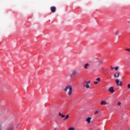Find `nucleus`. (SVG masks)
I'll return each mask as SVG.
<instances>
[{"label":"nucleus","instance_id":"nucleus-1","mask_svg":"<svg viewBox=\"0 0 130 130\" xmlns=\"http://www.w3.org/2000/svg\"><path fill=\"white\" fill-rule=\"evenodd\" d=\"M69 90V91L67 93V95L68 96H71L72 95V94H73V86L71 85H67L64 88V91L65 92H67Z\"/></svg>","mask_w":130,"mask_h":130},{"label":"nucleus","instance_id":"nucleus-2","mask_svg":"<svg viewBox=\"0 0 130 130\" xmlns=\"http://www.w3.org/2000/svg\"><path fill=\"white\" fill-rule=\"evenodd\" d=\"M78 75H79V72H77L76 70H75L74 71H73V72H72V73L70 75V77L71 78H73V77H74V76H78Z\"/></svg>","mask_w":130,"mask_h":130},{"label":"nucleus","instance_id":"nucleus-3","mask_svg":"<svg viewBox=\"0 0 130 130\" xmlns=\"http://www.w3.org/2000/svg\"><path fill=\"white\" fill-rule=\"evenodd\" d=\"M116 83L117 86H119V87H121V86H122V82H119V80L118 79L116 80Z\"/></svg>","mask_w":130,"mask_h":130},{"label":"nucleus","instance_id":"nucleus-4","mask_svg":"<svg viewBox=\"0 0 130 130\" xmlns=\"http://www.w3.org/2000/svg\"><path fill=\"white\" fill-rule=\"evenodd\" d=\"M91 81H89L88 82H86V85H84L83 86V87H86V89H89V88H90V85H89V84H90Z\"/></svg>","mask_w":130,"mask_h":130},{"label":"nucleus","instance_id":"nucleus-5","mask_svg":"<svg viewBox=\"0 0 130 130\" xmlns=\"http://www.w3.org/2000/svg\"><path fill=\"white\" fill-rule=\"evenodd\" d=\"M108 91L112 93H114V89L113 88V87H110V88H109Z\"/></svg>","mask_w":130,"mask_h":130},{"label":"nucleus","instance_id":"nucleus-6","mask_svg":"<svg viewBox=\"0 0 130 130\" xmlns=\"http://www.w3.org/2000/svg\"><path fill=\"white\" fill-rule=\"evenodd\" d=\"M50 10L52 13H55V11H56V7L52 6L50 8Z\"/></svg>","mask_w":130,"mask_h":130},{"label":"nucleus","instance_id":"nucleus-7","mask_svg":"<svg viewBox=\"0 0 130 130\" xmlns=\"http://www.w3.org/2000/svg\"><path fill=\"white\" fill-rule=\"evenodd\" d=\"M89 67H90V64L89 63H86L84 66V68L85 70H87L88 69Z\"/></svg>","mask_w":130,"mask_h":130},{"label":"nucleus","instance_id":"nucleus-8","mask_svg":"<svg viewBox=\"0 0 130 130\" xmlns=\"http://www.w3.org/2000/svg\"><path fill=\"white\" fill-rule=\"evenodd\" d=\"M91 119H92L91 117H88L86 118V122H87V123H90V122H91Z\"/></svg>","mask_w":130,"mask_h":130},{"label":"nucleus","instance_id":"nucleus-9","mask_svg":"<svg viewBox=\"0 0 130 130\" xmlns=\"http://www.w3.org/2000/svg\"><path fill=\"white\" fill-rule=\"evenodd\" d=\"M107 102H106L105 101H102L101 102V105H107Z\"/></svg>","mask_w":130,"mask_h":130},{"label":"nucleus","instance_id":"nucleus-10","mask_svg":"<svg viewBox=\"0 0 130 130\" xmlns=\"http://www.w3.org/2000/svg\"><path fill=\"white\" fill-rule=\"evenodd\" d=\"M59 116H61V118H64L66 117V115H62L60 112H59Z\"/></svg>","mask_w":130,"mask_h":130},{"label":"nucleus","instance_id":"nucleus-11","mask_svg":"<svg viewBox=\"0 0 130 130\" xmlns=\"http://www.w3.org/2000/svg\"><path fill=\"white\" fill-rule=\"evenodd\" d=\"M69 117H70V116L69 115V114H67L65 118L64 119V120H67V119H68Z\"/></svg>","mask_w":130,"mask_h":130},{"label":"nucleus","instance_id":"nucleus-12","mask_svg":"<svg viewBox=\"0 0 130 130\" xmlns=\"http://www.w3.org/2000/svg\"><path fill=\"white\" fill-rule=\"evenodd\" d=\"M114 33H115V35L116 36H117V35H118V33H119V31L116 30H115V31Z\"/></svg>","mask_w":130,"mask_h":130},{"label":"nucleus","instance_id":"nucleus-13","mask_svg":"<svg viewBox=\"0 0 130 130\" xmlns=\"http://www.w3.org/2000/svg\"><path fill=\"white\" fill-rule=\"evenodd\" d=\"M7 130H14V127H10L7 129Z\"/></svg>","mask_w":130,"mask_h":130},{"label":"nucleus","instance_id":"nucleus-14","mask_svg":"<svg viewBox=\"0 0 130 130\" xmlns=\"http://www.w3.org/2000/svg\"><path fill=\"white\" fill-rule=\"evenodd\" d=\"M116 74H117V78H119V75H120V73L117 72L116 73Z\"/></svg>","mask_w":130,"mask_h":130},{"label":"nucleus","instance_id":"nucleus-15","mask_svg":"<svg viewBox=\"0 0 130 130\" xmlns=\"http://www.w3.org/2000/svg\"><path fill=\"white\" fill-rule=\"evenodd\" d=\"M68 130H75V128L72 127L68 128Z\"/></svg>","mask_w":130,"mask_h":130},{"label":"nucleus","instance_id":"nucleus-16","mask_svg":"<svg viewBox=\"0 0 130 130\" xmlns=\"http://www.w3.org/2000/svg\"><path fill=\"white\" fill-rule=\"evenodd\" d=\"M95 80H96V81H98V82H100V81H101L100 78H98Z\"/></svg>","mask_w":130,"mask_h":130},{"label":"nucleus","instance_id":"nucleus-17","mask_svg":"<svg viewBox=\"0 0 130 130\" xmlns=\"http://www.w3.org/2000/svg\"><path fill=\"white\" fill-rule=\"evenodd\" d=\"M99 112H100V111H96L94 112V114H98V113H99Z\"/></svg>","mask_w":130,"mask_h":130},{"label":"nucleus","instance_id":"nucleus-18","mask_svg":"<svg viewBox=\"0 0 130 130\" xmlns=\"http://www.w3.org/2000/svg\"><path fill=\"white\" fill-rule=\"evenodd\" d=\"M118 106H120V105H121V103L120 102H119L117 104Z\"/></svg>","mask_w":130,"mask_h":130},{"label":"nucleus","instance_id":"nucleus-19","mask_svg":"<svg viewBox=\"0 0 130 130\" xmlns=\"http://www.w3.org/2000/svg\"><path fill=\"white\" fill-rule=\"evenodd\" d=\"M125 50L126 51H128V52H130V49L129 48L126 49Z\"/></svg>","mask_w":130,"mask_h":130},{"label":"nucleus","instance_id":"nucleus-20","mask_svg":"<svg viewBox=\"0 0 130 130\" xmlns=\"http://www.w3.org/2000/svg\"><path fill=\"white\" fill-rule=\"evenodd\" d=\"M118 67H116L115 68V71H117L118 70Z\"/></svg>","mask_w":130,"mask_h":130},{"label":"nucleus","instance_id":"nucleus-21","mask_svg":"<svg viewBox=\"0 0 130 130\" xmlns=\"http://www.w3.org/2000/svg\"><path fill=\"white\" fill-rule=\"evenodd\" d=\"M94 84H95V85H97V84H98V82L95 81V82H94Z\"/></svg>","mask_w":130,"mask_h":130},{"label":"nucleus","instance_id":"nucleus-22","mask_svg":"<svg viewBox=\"0 0 130 130\" xmlns=\"http://www.w3.org/2000/svg\"><path fill=\"white\" fill-rule=\"evenodd\" d=\"M111 70H114L115 68L114 67H113L112 66H111Z\"/></svg>","mask_w":130,"mask_h":130},{"label":"nucleus","instance_id":"nucleus-23","mask_svg":"<svg viewBox=\"0 0 130 130\" xmlns=\"http://www.w3.org/2000/svg\"><path fill=\"white\" fill-rule=\"evenodd\" d=\"M114 78H117V76H116V74H114Z\"/></svg>","mask_w":130,"mask_h":130},{"label":"nucleus","instance_id":"nucleus-24","mask_svg":"<svg viewBox=\"0 0 130 130\" xmlns=\"http://www.w3.org/2000/svg\"><path fill=\"white\" fill-rule=\"evenodd\" d=\"M127 87L128 89H130V84H128Z\"/></svg>","mask_w":130,"mask_h":130},{"label":"nucleus","instance_id":"nucleus-25","mask_svg":"<svg viewBox=\"0 0 130 130\" xmlns=\"http://www.w3.org/2000/svg\"><path fill=\"white\" fill-rule=\"evenodd\" d=\"M19 127V124L17 125V126H16V127Z\"/></svg>","mask_w":130,"mask_h":130},{"label":"nucleus","instance_id":"nucleus-26","mask_svg":"<svg viewBox=\"0 0 130 130\" xmlns=\"http://www.w3.org/2000/svg\"><path fill=\"white\" fill-rule=\"evenodd\" d=\"M101 62V63H102V61H101V62Z\"/></svg>","mask_w":130,"mask_h":130}]
</instances>
